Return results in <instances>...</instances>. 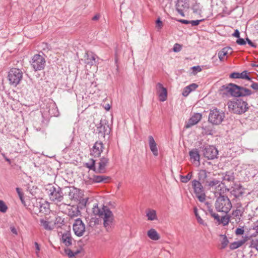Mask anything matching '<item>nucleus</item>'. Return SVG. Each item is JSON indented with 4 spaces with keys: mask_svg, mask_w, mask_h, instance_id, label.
I'll list each match as a JSON object with an SVG mask.
<instances>
[{
    "mask_svg": "<svg viewBox=\"0 0 258 258\" xmlns=\"http://www.w3.org/2000/svg\"><path fill=\"white\" fill-rule=\"evenodd\" d=\"M149 144L151 151L155 156L158 155V151L154 138L152 136L149 137Z\"/></svg>",
    "mask_w": 258,
    "mask_h": 258,
    "instance_id": "4be33fe9",
    "label": "nucleus"
},
{
    "mask_svg": "<svg viewBox=\"0 0 258 258\" xmlns=\"http://www.w3.org/2000/svg\"><path fill=\"white\" fill-rule=\"evenodd\" d=\"M157 89L160 101L164 102L167 99V91L160 83L157 84Z\"/></svg>",
    "mask_w": 258,
    "mask_h": 258,
    "instance_id": "f3484780",
    "label": "nucleus"
},
{
    "mask_svg": "<svg viewBox=\"0 0 258 258\" xmlns=\"http://www.w3.org/2000/svg\"><path fill=\"white\" fill-rule=\"evenodd\" d=\"M38 206H37V208L39 210V212L40 213H46L48 211V207H46V206H48L47 204H41L40 203H39L38 204Z\"/></svg>",
    "mask_w": 258,
    "mask_h": 258,
    "instance_id": "ea45409f",
    "label": "nucleus"
},
{
    "mask_svg": "<svg viewBox=\"0 0 258 258\" xmlns=\"http://www.w3.org/2000/svg\"><path fill=\"white\" fill-rule=\"evenodd\" d=\"M251 94L252 91L250 89L240 86L237 97L248 96Z\"/></svg>",
    "mask_w": 258,
    "mask_h": 258,
    "instance_id": "7c9ffc66",
    "label": "nucleus"
},
{
    "mask_svg": "<svg viewBox=\"0 0 258 258\" xmlns=\"http://www.w3.org/2000/svg\"><path fill=\"white\" fill-rule=\"evenodd\" d=\"M206 205H207L208 210L210 214L211 215V217L214 218V219L216 220L218 222L220 218V216L218 215V214L214 212L213 209L211 208V206L209 203L207 202Z\"/></svg>",
    "mask_w": 258,
    "mask_h": 258,
    "instance_id": "58836bf2",
    "label": "nucleus"
},
{
    "mask_svg": "<svg viewBox=\"0 0 258 258\" xmlns=\"http://www.w3.org/2000/svg\"><path fill=\"white\" fill-rule=\"evenodd\" d=\"M16 191L18 193V194L19 195L20 198V199L21 200L22 202H23V199H22V196H23V195L21 191V189L19 187H17L16 188Z\"/></svg>",
    "mask_w": 258,
    "mask_h": 258,
    "instance_id": "69168bd1",
    "label": "nucleus"
},
{
    "mask_svg": "<svg viewBox=\"0 0 258 258\" xmlns=\"http://www.w3.org/2000/svg\"><path fill=\"white\" fill-rule=\"evenodd\" d=\"M232 36L237 37V38H239L240 37V33L238 30L236 29L233 33Z\"/></svg>",
    "mask_w": 258,
    "mask_h": 258,
    "instance_id": "338daca9",
    "label": "nucleus"
},
{
    "mask_svg": "<svg viewBox=\"0 0 258 258\" xmlns=\"http://www.w3.org/2000/svg\"><path fill=\"white\" fill-rule=\"evenodd\" d=\"M225 117V113L217 108L211 109L209 114L208 121L214 125L220 124Z\"/></svg>",
    "mask_w": 258,
    "mask_h": 258,
    "instance_id": "423d86ee",
    "label": "nucleus"
},
{
    "mask_svg": "<svg viewBox=\"0 0 258 258\" xmlns=\"http://www.w3.org/2000/svg\"><path fill=\"white\" fill-rule=\"evenodd\" d=\"M244 230L243 227L241 228H238L236 229L235 233L236 235H242L244 234Z\"/></svg>",
    "mask_w": 258,
    "mask_h": 258,
    "instance_id": "603ef678",
    "label": "nucleus"
},
{
    "mask_svg": "<svg viewBox=\"0 0 258 258\" xmlns=\"http://www.w3.org/2000/svg\"><path fill=\"white\" fill-rule=\"evenodd\" d=\"M146 216L148 218V220L150 221L157 219L156 212L153 209H148L146 212Z\"/></svg>",
    "mask_w": 258,
    "mask_h": 258,
    "instance_id": "f704fd0d",
    "label": "nucleus"
},
{
    "mask_svg": "<svg viewBox=\"0 0 258 258\" xmlns=\"http://www.w3.org/2000/svg\"><path fill=\"white\" fill-rule=\"evenodd\" d=\"M214 194L216 197L225 196L224 195L229 191V189L227 188L224 183L223 182L218 187V188L214 190Z\"/></svg>",
    "mask_w": 258,
    "mask_h": 258,
    "instance_id": "b1692460",
    "label": "nucleus"
},
{
    "mask_svg": "<svg viewBox=\"0 0 258 258\" xmlns=\"http://www.w3.org/2000/svg\"><path fill=\"white\" fill-rule=\"evenodd\" d=\"M240 79H244L248 81H251V78L248 75V73L246 71H244L240 73Z\"/></svg>",
    "mask_w": 258,
    "mask_h": 258,
    "instance_id": "a18cd8bd",
    "label": "nucleus"
},
{
    "mask_svg": "<svg viewBox=\"0 0 258 258\" xmlns=\"http://www.w3.org/2000/svg\"><path fill=\"white\" fill-rule=\"evenodd\" d=\"M10 230L15 235H17L18 234L17 230L14 226H10Z\"/></svg>",
    "mask_w": 258,
    "mask_h": 258,
    "instance_id": "0e129e2a",
    "label": "nucleus"
},
{
    "mask_svg": "<svg viewBox=\"0 0 258 258\" xmlns=\"http://www.w3.org/2000/svg\"><path fill=\"white\" fill-rule=\"evenodd\" d=\"M237 209L233 211L230 216L231 221L234 220V222L238 223L241 221V217L243 216L244 209L241 208V204H237Z\"/></svg>",
    "mask_w": 258,
    "mask_h": 258,
    "instance_id": "f8f14e48",
    "label": "nucleus"
},
{
    "mask_svg": "<svg viewBox=\"0 0 258 258\" xmlns=\"http://www.w3.org/2000/svg\"><path fill=\"white\" fill-rule=\"evenodd\" d=\"M190 92H191V90H190L188 86H187L183 89L182 94L183 96L186 97L189 95V94Z\"/></svg>",
    "mask_w": 258,
    "mask_h": 258,
    "instance_id": "8fccbe9b",
    "label": "nucleus"
},
{
    "mask_svg": "<svg viewBox=\"0 0 258 258\" xmlns=\"http://www.w3.org/2000/svg\"><path fill=\"white\" fill-rule=\"evenodd\" d=\"M156 23L157 27L159 29H161V28H162V27H163V23H162V22L161 21L160 18H158V19L156 20Z\"/></svg>",
    "mask_w": 258,
    "mask_h": 258,
    "instance_id": "bf43d9fd",
    "label": "nucleus"
},
{
    "mask_svg": "<svg viewBox=\"0 0 258 258\" xmlns=\"http://www.w3.org/2000/svg\"><path fill=\"white\" fill-rule=\"evenodd\" d=\"M249 247L256 249V250L258 251V239H252L250 241Z\"/></svg>",
    "mask_w": 258,
    "mask_h": 258,
    "instance_id": "49530a36",
    "label": "nucleus"
},
{
    "mask_svg": "<svg viewBox=\"0 0 258 258\" xmlns=\"http://www.w3.org/2000/svg\"><path fill=\"white\" fill-rule=\"evenodd\" d=\"M69 198L71 200L78 201L80 200V191L79 189L76 188L70 189L69 193Z\"/></svg>",
    "mask_w": 258,
    "mask_h": 258,
    "instance_id": "5701e85b",
    "label": "nucleus"
},
{
    "mask_svg": "<svg viewBox=\"0 0 258 258\" xmlns=\"http://www.w3.org/2000/svg\"><path fill=\"white\" fill-rule=\"evenodd\" d=\"M244 188L240 184H235L233 189L231 190V194L234 196L236 198H239L243 194Z\"/></svg>",
    "mask_w": 258,
    "mask_h": 258,
    "instance_id": "aec40b11",
    "label": "nucleus"
},
{
    "mask_svg": "<svg viewBox=\"0 0 258 258\" xmlns=\"http://www.w3.org/2000/svg\"><path fill=\"white\" fill-rule=\"evenodd\" d=\"M218 151L213 146H207L203 150L204 157L209 160H213L217 157Z\"/></svg>",
    "mask_w": 258,
    "mask_h": 258,
    "instance_id": "9b49d317",
    "label": "nucleus"
},
{
    "mask_svg": "<svg viewBox=\"0 0 258 258\" xmlns=\"http://www.w3.org/2000/svg\"><path fill=\"white\" fill-rule=\"evenodd\" d=\"M23 74L22 71L19 69H11L9 71L8 76L10 84L16 87L22 80Z\"/></svg>",
    "mask_w": 258,
    "mask_h": 258,
    "instance_id": "39448f33",
    "label": "nucleus"
},
{
    "mask_svg": "<svg viewBox=\"0 0 258 258\" xmlns=\"http://www.w3.org/2000/svg\"><path fill=\"white\" fill-rule=\"evenodd\" d=\"M189 154L190 159L193 161H199L200 160V155L197 149L191 150Z\"/></svg>",
    "mask_w": 258,
    "mask_h": 258,
    "instance_id": "473e14b6",
    "label": "nucleus"
},
{
    "mask_svg": "<svg viewBox=\"0 0 258 258\" xmlns=\"http://www.w3.org/2000/svg\"><path fill=\"white\" fill-rule=\"evenodd\" d=\"M222 181L217 180V179L214 178L211 180H207L206 182L205 185L208 186L209 189H214V190H216L218 188L221 183Z\"/></svg>",
    "mask_w": 258,
    "mask_h": 258,
    "instance_id": "412c9836",
    "label": "nucleus"
},
{
    "mask_svg": "<svg viewBox=\"0 0 258 258\" xmlns=\"http://www.w3.org/2000/svg\"><path fill=\"white\" fill-rule=\"evenodd\" d=\"M48 112L51 115L54 116H57L59 114L58 109L54 104L52 105V108L49 109Z\"/></svg>",
    "mask_w": 258,
    "mask_h": 258,
    "instance_id": "37998d69",
    "label": "nucleus"
},
{
    "mask_svg": "<svg viewBox=\"0 0 258 258\" xmlns=\"http://www.w3.org/2000/svg\"><path fill=\"white\" fill-rule=\"evenodd\" d=\"M225 89L232 96L237 97L238 93L240 89V86L234 84L230 83L225 87Z\"/></svg>",
    "mask_w": 258,
    "mask_h": 258,
    "instance_id": "dca6fc26",
    "label": "nucleus"
},
{
    "mask_svg": "<svg viewBox=\"0 0 258 258\" xmlns=\"http://www.w3.org/2000/svg\"><path fill=\"white\" fill-rule=\"evenodd\" d=\"M182 48V46L180 44L178 43H175L173 47V51L175 52H179Z\"/></svg>",
    "mask_w": 258,
    "mask_h": 258,
    "instance_id": "3c124183",
    "label": "nucleus"
},
{
    "mask_svg": "<svg viewBox=\"0 0 258 258\" xmlns=\"http://www.w3.org/2000/svg\"><path fill=\"white\" fill-rule=\"evenodd\" d=\"M202 114L200 113H196L189 119L185 125L186 128H189L197 124L202 118Z\"/></svg>",
    "mask_w": 258,
    "mask_h": 258,
    "instance_id": "a211bd4d",
    "label": "nucleus"
},
{
    "mask_svg": "<svg viewBox=\"0 0 258 258\" xmlns=\"http://www.w3.org/2000/svg\"><path fill=\"white\" fill-rule=\"evenodd\" d=\"M215 206L218 212L227 213L232 208V204L227 196H219L216 199Z\"/></svg>",
    "mask_w": 258,
    "mask_h": 258,
    "instance_id": "20e7f679",
    "label": "nucleus"
},
{
    "mask_svg": "<svg viewBox=\"0 0 258 258\" xmlns=\"http://www.w3.org/2000/svg\"><path fill=\"white\" fill-rule=\"evenodd\" d=\"M85 63L87 65L92 66L96 63L97 55L92 52H87L85 55Z\"/></svg>",
    "mask_w": 258,
    "mask_h": 258,
    "instance_id": "6ab92c4d",
    "label": "nucleus"
},
{
    "mask_svg": "<svg viewBox=\"0 0 258 258\" xmlns=\"http://www.w3.org/2000/svg\"><path fill=\"white\" fill-rule=\"evenodd\" d=\"M45 190L51 201L57 203L63 200V194L62 189L57 185L48 184Z\"/></svg>",
    "mask_w": 258,
    "mask_h": 258,
    "instance_id": "f03ea898",
    "label": "nucleus"
},
{
    "mask_svg": "<svg viewBox=\"0 0 258 258\" xmlns=\"http://www.w3.org/2000/svg\"><path fill=\"white\" fill-rule=\"evenodd\" d=\"M104 145L102 142L97 141L91 150L90 155L94 157H99L103 152Z\"/></svg>",
    "mask_w": 258,
    "mask_h": 258,
    "instance_id": "4468645a",
    "label": "nucleus"
},
{
    "mask_svg": "<svg viewBox=\"0 0 258 258\" xmlns=\"http://www.w3.org/2000/svg\"><path fill=\"white\" fill-rule=\"evenodd\" d=\"M191 69L192 70L194 73H197L198 72H200L202 71V69L199 66H194L191 67Z\"/></svg>",
    "mask_w": 258,
    "mask_h": 258,
    "instance_id": "6e6d98bb",
    "label": "nucleus"
},
{
    "mask_svg": "<svg viewBox=\"0 0 258 258\" xmlns=\"http://www.w3.org/2000/svg\"><path fill=\"white\" fill-rule=\"evenodd\" d=\"M222 180L228 182H233L235 179L234 173L230 171L226 172L222 176Z\"/></svg>",
    "mask_w": 258,
    "mask_h": 258,
    "instance_id": "72a5a7b5",
    "label": "nucleus"
},
{
    "mask_svg": "<svg viewBox=\"0 0 258 258\" xmlns=\"http://www.w3.org/2000/svg\"><path fill=\"white\" fill-rule=\"evenodd\" d=\"M227 105L230 111L237 114L244 113L249 108L247 103L241 99L230 101Z\"/></svg>",
    "mask_w": 258,
    "mask_h": 258,
    "instance_id": "7ed1b4c3",
    "label": "nucleus"
},
{
    "mask_svg": "<svg viewBox=\"0 0 258 258\" xmlns=\"http://www.w3.org/2000/svg\"><path fill=\"white\" fill-rule=\"evenodd\" d=\"M176 10L182 17L184 16V11L189 7L188 4L185 0H177L176 4Z\"/></svg>",
    "mask_w": 258,
    "mask_h": 258,
    "instance_id": "2eb2a0df",
    "label": "nucleus"
},
{
    "mask_svg": "<svg viewBox=\"0 0 258 258\" xmlns=\"http://www.w3.org/2000/svg\"><path fill=\"white\" fill-rule=\"evenodd\" d=\"M230 78L233 79H240V73L233 72L230 75Z\"/></svg>",
    "mask_w": 258,
    "mask_h": 258,
    "instance_id": "864d4df0",
    "label": "nucleus"
},
{
    "mask_svg": "<svg viewBox=\"0 0 258 258\" xmlns=\"http://www.w3.org/2000/svg\"><path fill=\"white\" fill-rule=\"evenodd\" d=\"M191 185L196 197L200 202H204L206 200V194L204 188L201 182L197 180H194L191 182Z\"/></svg>",
    "mask_w": 258,
    "mask_h": 258,
    "instance_id": "0eeeda50",
    "label": "nucleus"
},
{
    "mask_svg": "<svg viewBox=\"0 0 258 258\" xmlns=\"http://www.w3.org/2000/svg\"><path fill=\"white\" fill-rule=\"evenodd\" d=\"M232 53V49L230 47H225L220 50L218 53V57L220 61H222L224 59V56L228 54Z\"/></svg>",
    "mask_w": 258,
    "mask_h": 258,
    "instance_id": "c85d7f7f",
    "label": "nucleus"
},
{
    "mask_svg": "<svg viewBox=\"0 0 258 258\" xmlns=\"http://www.w3.org/2000/svg\"><path fill=\"white\" fill-rule=\"evenodd\" d=\"M188 86L190 90H191V92L195 90L198 87V85L195 83H192Z\"/></svg>",
    "mask_w": 258,
    "mask_h": 258,
    "instance_id": "052dcab7",
    "label": "nucleus"
},
{
    "mask_svg": "<svg viewBox=\"0 0 258 258\" xmlns=\"http://www.w3.org/2000/svg\"><path fill=\"white\" fill-rule=\"evenodd\" d=\"M236 43L240 45H244L246 44V41L244 40V39L241 38L239 37L237 39Z\"/></svg>",
    "mask_w": 258,
    "mask_h": 258,
    "instance_id": "5fc2aeb1",
    "label": "nucleus"
},
{
    "mask_svg": "<svg viewBox=\"0 0 258 258\" xmlns=\"http://www.w3.org/2000/svg\"><path fill=\"white\" fill-rule=\"evenodd\" d=\"M246 41L247 43L251 47L253 48H255L256 47V45L253 43L250 40H249L248 38H246Z\"/></svg>",
    "mask_w": 258,
    "mask_h": 258,
    "instance_id": "e2e57ef3",
    "label": "nucleus"
},
{
    "mask_svg": "<svg viewBox=\"0 0 258 258\" xmlns=\"http://www.w3.org/2000/svg\"><path fill=\"white\" fill-rule=\"evenodd\" d=\"M39 222L40 225L45 230L51 231L53 229V225L52 224L51 222L48 221L46 219H40Z\"/></svg>",
    "mask_w": 258,
    "mask_h": 258,
    "instance_id": "a878e982",
    "label": "nucleus"
},
{
    "mask_svg": "<svg viewBox=\"0 0 258 258\" xmlns=\"http://www.w3.org/2000/svg\"><path fill=\"white\" fill-rule=\"evenodd\" d=\"M148 236L153 240H158L160 237L158 232L154 229H150L147 232Z\"/></svg>",
    "mask_w": 258,
    "mask_h": 258,
    "instance_id": "2f4dec72",
    "label": "nucleus"
},
{
    "mask_svg": "<svg viewBox=\"0 0 258 258\" xmlns=\"http://www.w3.org/2000/svg\"><path fill=\"white\" fill-rule=\"evenodd\" d=\"M223 239L221 241V248H225L229 243V240L225 235H222Z\"/></svg>",
    "mask_w": 258,
    "mask_h": 258,
    "instance_id": "de8ad7c7",
    "label": "nucleus"
},
{
    "mask_svg": "<svg viewBox=\"0 0 258 258\" xmlns=\"http://www.w3.org/2000/svg\"><path fill=\"white\" fill-rule=\"evenodd\" d=\"M107 208V207L103 206L102 208L100 209L96 204L93 206L92 208V212L95 215L99 216L100 217H101L103 214L104 213L103 211H105Z\"/></svg>",
    "mask_w": 258,
    "mask_h": 258,
    "instance_id": "c756f323",
    "label": "nucleus"
},
{
    "mask_svg": "<svg viewBox=\"0 0 258 258\" xmlns=\"http://www.w3.org/2000/svg\"><path fill=\"white\" fill-rule=\"evenodd\" d=\"M30 62L32 67L35 71L43 70L45 66L44 57L39 54L34 55Z\"/></svg>",
    "mask_w": 258,
    "mask_h": 258,
    "instance_id": "1a4fd4ad",
    "label": "nucleus"
},
{
    "mask_svg": "<svg viewBox=\"0 0 258 258\" xmlns=\"http://www.w3.org/2000/svg\"><path fill=\"white\" fill-rule=\"evenodd\" d=\"M81 252V249H77L73 251L70 248H65L64 252L69 257L73 258L76 255L78 254Z\"/></svg>",
    "mask_w": 258,
    "mask_h": 258,
    "instance_id": "4c0bfd02",
    "label": "nucleus"
},
{
    "mask_svg": "<svg viewBox=\"0 0 258 258\" xmlns=\"http://www.w3.org/2000/svg\"><path fill=\"white\" fill-rule=\"evenodd\" d=\"M103 212L104 213L101 218H103V225L105 227H109L112 224L114 220L113 214L108 208Z\"/></svg>",
    "mask_w": 258,
    "mask_h": 258,
    "instance_id": "ddd939ff",
    "label": "nucleus"
},
{
    "mask_svg": "<svg viewBox=\"0 0 258 258\" xmlns=\"http://www.w3.org/2000/svg\"><path fill=\"white\" fill-rule=\"evenodd\" d=\"M250 87L255 90L258 91V83L252 81V84L250 85Z\"/></svg>",
    "mask_w": 258,
    "mask_h": 258,
    "instance_id": "680f3d73",
    "label": "nucleus"
},
{
    "mask_svg": "<svg viewBox=\"0 0 258 258\" xmlns=\"http://www.w3.org/2000/svg\"><path fill=\"white\" fill-rule=\"evenodd\" d=\"M229 222L232 223H234V221H231L230 216L225 215L220 218L219 221L218 223L219 224H222L223 226H226L229 223Z\"/></svg>",
    "mask_w": 258,
    "mask_h": 258,
    "instance_id": "e433bc0d",
    "label": "nucleus"
},
{
    "mask_svg": "<svg viewBox=\"0 0 258 258\" xmlns=\"http://www.w3.org/2000/svg\"><path fill=\"white\" fill-rule=\"evenodd\" d=\"M8 207L4 202L0 200V211L3 213H5L7 211Z\"/></svg>",
    "mask_w": 258,
    "mask_h": 258,
    "instance_id": "09e8293b",
    "label": "nucleus"
},
{
    "mask_svg": "<svg viewBox=\"0 0 258 258\" xmlns=\"http://www.w3.org/2000/svg\"><path fill=\"white\" fill-rule=\"evenodd\" d=\"M109 163V159L106 157H102L96 163V161L90 159L89 161L86 163L85 166L90 170H93L97 173H105L106 172V166Z\"/></svg>",
    "mask_w": 258,
    "mask_h": 258,
    "instance_id": "f257e3e1",
    "label": "nucleus"
},
{
    "mask_svg": "<svg viewBox=\"0 0 258 258\" xmlns=\"http://www.w3.org/2000/svg\"><path fill=\"white\" fill-rule=\"evenodd\" d=\"M179 21L180 22H181V23H182V24H190V21L186 20H182V19H181V20H179Z\"/></svg>",
    "mask_w": 258,
    "mask_h": 258,
    "instance_id": "774afa93",
    "label": "nucleus"
},
{
    "mask_svg": "<svg viewBox=\"0 0 258 258\" xmlns=\"http://www.w3.org/2000/svg\"><path fill=\"white\" fill-rule=\"evenodd\" d=\"M247 239L248 236H245L240 240L234 241L230 244L229 248L232 250L235 249L242 245L247 240Z\"/></svg>",
    "mask_w": 258,
    "mask_h": 258,
    "instance_id": "cd10ccee",
    "label": "nucleus"
},
{
    "mask_svg": "<svg viewBox=\"0 0 258 258\" xmlns=\"http://www.w3.org/2000/svg\"><path fill=\"white\" fill-rule=\"evenodd\" d=\"M111 128L105 119H101L100 122L96 124V133L99 138H104L105 135L109 134Z\"/></svg>",
    "mask_w": 258,
    "mask_h": 258,
    "instance_id": "6e6552de",
    "label": "nucleus"
},
{
    "mask_svg": "<svg viewBox=\"0 0 258 258\" xmlns=\"http://www.w3.org/2000/svg\"><path fill=\"white\" fill-rule=\"evenodd\" d=\"M61 241L67 246H70L72 244V237L70 232H66L62 235Z\"/></svg>",
    "mask_w": 258,
    "mask_h": 258,
    "instance_id": "bb28decb",
    "label": "nucleus"
},
{
    "mask_svg": "<svg viewBox=\"0 0 258 258\" xmlns=\"http://www.w3.org/2000/svg\"><path fill=\"white\" fill-rule=\"evenodd\" d=\"M192 176V172H189L186 175H180V180L183 183H187L190 179L191 178Z\"/></svg>",
    "mask_w": 258,
    "mask_h": 258,
    "instance_id": "a19ab883",
    "label": "nucleus"
},
{
    "mask_svg": "<svg viewBox=\"0 0 258 258\" xmlns=\"http://www.w3.org/2000/svg\"><path fill=\"white\" fill-rule=\"evenodd\" d=\"M207 177V172L205 170H201L198 173V178L199 180L204 181Z\"/></svg>",
    "mask_w": 258,
    "mask_h": 258,
    "instance_id": "79ce46f5",
    "label": "nucleus"
},
{
    "mask_svg": "<svg viewBox=\"0 0 258 258\" xmlns=\"http://www.w3.org/2000/svg\"><path fill=\"white\" fill-rule=\"evenodd\" d=\"M34 245L36 249V254L37 256H39V251L40 250L39 244L37 242H35Z\"/></svg>",
    "mask_w": 258,
    "mask_h": 258,
    "instance_id": "4d7b16f0",
    "label": "nucleus"
},
{
    "mask_svg": "<svg viewBox=\"0 0 258 258\" xmlns=\"http://www.w3.org/2000/svg\"><path fill=\"white\" fill-rule=\"evenodd\" d=\"M73 229L75 234L79 236H82L85 231L84 223L80 218H77L75 220L73 225Z\"/></svg>",
    "mask_w": 258,
    "mask_h": 258,
    "instance_id": "9d476101",
    "label": "nucleus"
},
{
    "mask_svg": "<svg viewBox=\"0 0 258 258\" xmlns=\"http://www.w3.org/2000/svg\"><path fill=\"white\" fill-rule=\"evenodd\" d=\"M194 213H195V215L196 216V217L197 218V220L198 222V223H199L200 224H202V225H205V222L204 221V220L201 218V217L200 216V215H199L198 213V209L197 208H195L194 209Z\"/></svg>",
    "mask_w": 258,
    "mask_h": 258,
    "instance_id": "c03bdc74",
    "label": "nucleus"
},
{
    "mask_svg": "<svg viewBox=\"0 0 258 258\" xmlns=\"http://www.w3.org/2000/svg\"><path fill=\"white\" fill-rule=\"evenodd\" d=\"M80 211L77 207L73 206L69 209L68 214L69 216L73 218L77 217L80 214Z\"/></svg>",
    "mask_w": 258,
    "mask_h": 258,
    "instance_id": "c9c22d12",
    "label": "nucleus"
},
{
    "mask_svg": "<svg viewBox=\"0 0 258 258\" xmlns=\"http://www.w3.org/2000/svg\"><path fill=\"white\" fill-rule=\"evenodd\" d=\"M203 20H192L190 21V24L192 26H197L201 22H202Z\"/></svg>",
    "mask_w": 258,
    "mask_h": 258,
    "instance_id": "13d9d810",
    "label": "nucleus"
},
{
    "mask_svg": "<svg viewBox=\"0 0 258 258\" xmlns=\"http://www.w3.org/2000/svg\"><path fill=\"white\" fill-rule=\"evenodd\" d=\"M110 179L109 176L105 175H93L90 178V180L92 183H100V182H107V180Z\"/></svg>",
    "mask_w": 258,
    "mask_h": 258,
    "instance_id": "393cba45",
    "label": "nucleus"
}]
</instances>
